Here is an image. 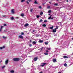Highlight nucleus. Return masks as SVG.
<instances>
[{"label": "nucleus", "instance_id": "obj_1", "mask_svg": "<svg viewBox=\"0 0 73 73\" xmlns=\"http://www.w3.org/2000/svg\"><path fill=\"white\" fill-rule=\"evenodd\" d=\"M13 60L14 61H19L20 60V59L19 58H13Z\"/></svg>", "mask_w": 73, "mask_h": 73}, {"label": "nucleus", "instance_id": "obj_2", "mask_svg": "<svg viewBox=\"0 0 73 73\" xmlns=\"http://www.w3.org/2000/svg\"><path fill=\"white\" fill-rule=\"evenodd\" d=\"M46 64V63H42L41 64V65H40V66H42L43 67L44 65Z\"/></svg>", "mask_w": 73, "mask_h": 73}, {"label": "nucleus", "instance_id": "obj_3", "mask_svg": "<svg viewBox=\"0 0 73 73\" xmlns=\"http://www.w3.org/2000/svg\"><path fill=\"white\" fill-rule=\"evenodd\" d=\"M37 59H38L37 57H36L34 58V61H36L37 60Z\"/></svg>", "mask_w": 73, "mask_h": 73}, {"label": "nucleus", "instance_id": "obj_4", "mask_svg": "<svg viewBox=\"0 0 73 73\" xmlns=\"http://www.w3.org/2000/svg\"><path fill=\"white\" fill-rule=\"evenodd\" d=\"M11 13L12 14H14L15 13V11H14V10L13 9L11 10Z\"/></svg>", "mask_w": 73, "mask_h": 73}, {"label": "nucleus", "instance_id": "obj_5", "mask_svg": "<svg viewBox=\"0 0 73 73\" xmlns=\"http://www.w3.org/2000/svg\"><path fill=\"white\" fill-rule=\"evenodd\" d=\"M19 37L20 38H23V36L22 35H20L19 36Z\"/></svg>", "mask_w": 73, "mask_h": 73}, {"label": "nucleus", "instance_id": "obj_6", "mask_svg": "<svg viewBox=\"0 0 73 73\" xmlns=\"http://www.w3.org/2000/svg\"><path fill=\"white\" fill-rule=\"evenodd\" d=\"M2 38H3V39H7V36H3Z\"/></svg>", "mask_w": 73, "mask_h": 73}, {"label": "nucleus", "instance_id": "obj_7", "mask_svg": "<svg viewBox=\"0 0 73 73\" xmlns=\"http://www.w3.org/2000/svg\"><path fill=\"white\" fill-rule=\"evenodd\" d=\"M8 63V60H7L5 61V64H7Z\"/></svg>", "mask_w": 73, "mask_h": 73}, {"label": "nucleus", "instance_id": "obj_8", "mask_svg": "<svg viewBox=\"0 0 73 73\" xmlns=\"http://www.w3.org/2000/svg\"><path fill=\"white\" fill-rule=\"evenodd\" d=\"M28 25H29V24L28 23H26L24 25V27H28Z\"/></svg>", "mask_w": 73, "mask_h": 73}, {"label": "nucleus", "instance_id": "obj_9", "mask_svg": "<svg viewBox=\"0 0 73 73\" xmlns=\"http://www.w3.org/2000/svg\"><path fill=\"white\" fill-rule=\"evenodd\" d=\"M56 29H52V30L53 31V33H55L56 32Z\"/></svg>", "mask_w": 73, "mask_h": 73}, {"label": "nucleus", "instance_id": "obj_10", "mask_svg": "<svg viewBox=\"0 0 73 73\" xmlns=\"http://www.w3.org/2000/svg\"><path fill=\"white\" fill-rule=\"evenodd\" d=\"M3 27H4L3 26H1V28L0 29V32H1V30L2 29H3Z\"/></svg>", "mask_w": 73, "mask_h": 73}, {"label": "nucleus", "instance_id": "obj_11", "mask_svg": "<svg viewBox=\"0 0 73 73\" xmlns=\"http://www.w3.org/2000/svg\"><path fill=\"white\" fill-rule=\"evenodd\" d=\"M53 62H56V60L55 59H54L53 60Z\"/></svg>", "mask_w": 73, "mask_h": 73}, {"label": "nucleus", "instance_id": "obj_12", "mask_svg": "<svg viewBox=\"0 0 73 73\" xmlns=\"http://www.w3.org/2000/svg\"><path fill=\"white\" fill-rule=\"evenodd\" d=\"M53 28V26H52V27H50L49 29H52Z\"/></svg>", "mask_w": 73, "mask_h": 73}, {"label": "nucleus", "instance_id": "obj_13", "mask_svg": "<svg viewBox=\"0 0 73 73\" xmlns=\"http://www.w3.org/2000/svg\"><path fill=\"white\" fill-rule=\"evenodd\" d=\"M39 42H40V43H42V42H43V40H39Z\"/></svg>", "mask_w": 73, "mask_h": 73}, {"label": "nucleus", "instance_id": "obj_14", "mask_svg": "<svg viewBox=\"0 0 73 73\" xmlns=\"http://www.w3.org/2000/svg\"><path fill=\"white\" fill-rule=\"evenodd\" d=\"M33 44H36V41L33 42Z\"/></svg>", "mask_w": 73, "mask_h": 73}, {"label": "nucleus", "instance_id": "obj_15", "mask_svg": "<svg viewBox=\"0 0 73 73\" xmlns=\"http://www.w3.org/2000/svg\"><path fill=\"white\" fill-rule=\"evenodd\" d=\"M58 5V3H55L54 5L56 6H57Z\"/></svg>", "mask_w": 73, "mask_h": 73}, {"label": "nucleus", "instance_id": "obj_16", "mask_svg": "<svg viewBox=\"0 0 73 73\" xmlns=\"http://www.w3.org/2000/svg\"><path fill=\"white\" fill-rule=\"evenodd\" d=\"M63 58H68V57H67L66 56H63Z\"/></svg>", "mask_w": 73, "mask_h": 73}, {"label": "nucleus", "instance_id": "obj_17", "mask_svg": "<svg viewBox=\"0 0 73 73\" xmlns=\"http://www.w3.org/2000/svg\"><path fill=\"white\" fill-rule=\"evenodd\" d=\"M64 66H66V67L68 66V65H67V64H66V63L64 64Z\"/></svg>", "mask_w": 73, "mask_h": 73}, {"label": "nucleus", "instance_id": "obj_18", "mask_svg": "<svg viewBox=\"0 0 73 73\" xmlns=\"http://www.w3.org/2000/svg\"><path fill=\"white\" fill-rule=\"evenodd\" d=\"M10 72L11 73H14V70H12L11 71H10Z\"/></svg>", "mask_w": 73, "mask_h": 73}, {"label": "nucleus", "instance_id": "obj_19", "mask_svg": "<svg viewBox=\"0 0 73 73\" xmlns=\"http://www.w3.org/2000/svg\"><path fill=\"white\" fill-rule=\"evenodd\" d=\"M46 26V25H45V24H44L42 25V26L44 27H45Z\"/></svg>", "mask_w": 73, "mask_h": 73}, {"label": "nucleus", "instance_id": "obj_20", "mask_svg": "<svg viewBox=\"0 0 73 73\" xmlns=\"http://www.w3.org/2000/svg\"><path fill=\"white\" fill-rule=\"evenodd\" d=\"M44 44L46 45H48V43L47 42H44Z\"/></svg>", "mask_w": 73, "mask_h": 73}, {"label": "nucleus", "instance_id": "obj_21", "mask_svg": "<svg viewBox=\"0 0 73 73\" xmlns=\"http://www.w3.org/2000/svg\"><path fill=\"white\" fill-rule=\"evenodd\" d=\"M40 15H42L43 14V12H41L40 13Z\"/></svg>", "mask_w": 73, "mask_h": 73}, {"label": "nucleus", "instance_id": "obj_22", "mask_svg": "<svg viewBox=\"0 0 73 73\" xmlns=\"http://www.w3.org/2000/svg\"><path fill=\"white\" fill-rule=\"evenodd\" d=\"M51 12H52V11H51V10H49L48 11V13H51Z\"/></svg>", "mask_w": 73, "mask_h": 73}, {"label": "nucleus", "instance_id": "obj_23", "mask_svg": "<svg viewBox=\"0 0 73 73\" xmlns=\"http://www.w3.org/2000/svg\"><path fill=\"white\" fill-rule=\"evenodd\" d=\"M56 28L54 29H58V26H56Z\"/></svg>", "mask_w": 73, "mask_h": 73}, {"label": "nucleus", "instance_id": "obj_24", "mask_svg": "<svg viewBox=\"0 0 73 73\" xmlns=\"http://www.w3.org/2000/svg\"><path fill=\"white\" fill-rule=\"evenodd\" d=\"M50 7V6H48L47 7V9H49Z\"/></svg>", "mask_w": 73, "mask_h": 73}, {"label": "nucleus", "instance_id": "obj_25", "mask_svg": "<svg viewBox=\"0 0 73 73\" xmlns=\"http://www.w3.org/2000/svg\"><path fill=\"white\" fill-rule=\"evenodd\" d=\"M29 45L30 47H31L32 46V44H29Z\"/></svg>", "mask_w": 73, "mask_h": 73}, {"label": "nucleus", "instance_id": "obj_26", "mask_svg": "<svg viewBox=\"0 0 73 73\" xmlns=\"http://www.w3.org/2000/svg\"><path fill=\"white\" fill-rule=\"evenodd\" d=\"M5 67V66H3L2 67V69H3V68H4Z\"/></svg>", "mask_w": 73, "mask_h": 73}, {"label": "nucleus", "instance_id": "obj_27", "mask_svg": "<svg viewBox=\"0 0 73 73\" xmlns=\"http://www.w3.org/2000/svg\"><path fill=\"white\" fill-rule=\"evenodd\" d=\"M46 49H48V50H50V49H51L50 48H46Z\"/></svg>", "mask_w": 73, "mask_h": 73}, {"label": "nucleus", "instance_id": "obj_28", "mask_svg": "<svg viewBox=\"0 0 73 73\" xmlns=\"http://www.w3.org/2000/svg\"><path fill=\"white\" fill-rule=\"evenodd\" d=\"M44 54L45 55H48V53H44Z\"/></svg>", "mask_w": 73, "mask_h": 73}, {"label": "nucleus", "instance_id": "obj_29", "mask_svg": "<svg viewBox=\"0 0 73 73\" xmlns=\"http://www.w3.org/2000/svg\"><path fill=\"white\" fill-rule=\"evenodd\" d=\"M42 20L40 19V21H39V23H41V22H42Z\"/></svg>", "mask_w": 73, "mask_h": 73}, {"label": "nucleus", "instance_id": "obj_30", "mask_svg": "<svg viewBox=\"0 0 73 73\" xmlns=\"http://www.w3.org/2000/svg\"><path fill=\"white\" fill-rule=\"evenodd\" d=\"M14 19V18L13 17L11 18V20H13Z\"/></svg>", "mask_w": 73, "mask_h": 73}, {"label": "nucleus", "instance_id": "obj_31", "mask_svg": "<svg viewBox=\"0 0 73 73\" xmlns=\"http://www.w3.org/2000/svg\"><path fill=\"white\" fill-rule=\"evenodd\" d=\"M33 11V9H31L30 11L31 12H32Z\"/></svg>", "mask_w": 73, "mask_h": 73}, {"label": "nucleus", "instance_id": "obj_32", "mask_svg": "<svg viewBox=\"0 0 73 73\" xmlns=\"http://www.w3.org/2000/svg\"><path fill=\"white\" fill-rule=\"evenodd\" d=\"M51 17H52V16H51L50 17H48V20H49V19H51Z\"/></svg>", "mask_w": 73, "mask_h": 73}, {"label": "nucleus", "instance_id": "obj_33", "mask_svg": "<svg viewBox=\"0 0 73 73\" xmlns=\"http://www.w3.org/2000/svg\"><path fill=\"white\" fill-rule=\"evenodd\" d=\"M24 1H25V0H22L21 1V3H23V2H24Z\"/></svg>", "mask_w": 73, "mask_h": 73}, {"label": "nucleus", "instance_id": "obj_34", "mask_svg": "<svg viewBox=\"0 0 73 73\" xmlns=\"http://www.w3.org/2000/svg\"><path fill=\"white\" fill-rule=\"evenodd\" d=\"M34 3L35 4H38V3H37V2L36 1H35Z\"/></svg>", "mask_w": 73, "mask_h": 73}, {"label": "nucleus", "instance_id": "obj_35", "mask_svg": "<svg viewBox=\"0 0 73 73\" xmlns=\"http://www.w3.org/2000/svg\"><path fill=\"white\" fill-rule=\"evenodd\" d=\"M40 36V35H38L36 34V37H38V36Z\"/></svg>", "mask_w": 73, "mask_h": 73}, {"label": "nucleus", "instance_id": "obj_36", "mask_svg": "<svg viewBox=\"0 0 73 73\" xmlns=\"http://www.w3.org/2000/svg\"><path fill=\"white\" fill-rule=\"evenodd\" d=\"M24 14H21V16H22V17H23L24 16Z\"/></svg>", "mask_w": 73, "mask_h": 73}, {"label": "nucleus", "instance_id": "obj_37", "mask_svg": "<svg viewBox=\"0 0 73 73\" xmlns=\"http://www.w3.org/2000/svg\"><path fill=\"white\" fill-rule=\"evenodd\" d=\"M39 17H40V16H39V15H37V16H36L37 18H39Z\"/></svg>", "mask_w": 73, "mask_h": 73}, {"label": "nucleus", "instance_id": "obj_38", "mask_svg": "<svg viewBox=\"0 0 73 73\" xmlns=\"http://www.w3.org/2000/svg\"><path fill=\"white\" fill-rule=\"evenodd\" d=\"M21 35H24V33H21Z\"/></svg>", "mask_w": 73, "mask_h": 73}, {"label": "nucleus", "instance_id": "obj_39", "mask_svg": "<svg viewBox=\"0 0 73 73\" xmlns=\"http://www.w3.org/2000/svg\"><path fill=\"white\" fill-rule=\"evenodd\" d=\"M43 48H44V47L41 48H40L41 50H42Z\"/></svg>", "mask_w": 73, "mask_h": 73}, {"label": "nucleus", "instance_id": "obj_40", "mask_svg": "<svg viewBox=\"0 0 73 73\" xmlns=\"http://www.w3.org/2000/svg\"><path fill=\"white\" fill-rule=\"evenodd\" d=\"M4 26H5H5H7V25L6 24H5L4 25Z\"/></svg>", "mask_w": 73, "mask_h": 73}, {"label": "nucleus", "instance_id": "obj_41", "mask_svg": "<svg viewBox=\"0 0 73 73\" xmlns=\"http://www.w3.org/2000/svg\"><path fill=\"white\" fill-rule=\"evenodd\" d=\"M28 0L29 2H31V1H32L31 0Z\"/></svg>", "mask_w": 73, "mask_h": 73}, {"label": "nucleus", "instance_id": "obj_42", "mask_svg": "<svg viewBox=\"0 0 73 73\" xmlns=\"http://www.w3.org/2000/svg\"><path fill=\"white\" fill-rule=\"evenodd\" d=\"M44 23H46V22H47V21H46V20H44Z\"/></svg>", "mask_w": 73, "mask_h": 73}, {"label": "nucleus", "instance_id": "obj_43", "mask_svg": "<svg viewBox=\"0 0 73 73\" xmlns=\"http://www.w3.org/2000/svg\"><path fill=\"white\" fill-rule=\"evenodd\" d=\"M48 52H49V51H48V50H46V53H48Z\"/></svg>", "mask_w": 73, "mask_h": 73}, {"label": "nucleus", "instance_id": "obj_44", "mask_svg": "<svg viewBox=\"0 0 73 73\" xmlns=\"http://www.w3.org/2000/svg\"><path fill=\"white\" fill-rule=\"evenodd\" d=\"M38 8H39L41 9V6H39Z\"/></svg>", "mask_w": 73, "mask_h": 73}, {"label": "nucleus", "instance_id": "obj_45", "mask_svg": "<svg viewBox=\"0 0 73 73\" xmlns=\"http://www.w3.org/2000/svg\"><path fill=\"white\" fill-rule=\"evenodd\" d=\"M3 49V47H0V49Z\"/></svg>", "mask_w": 73, "mask_h": 73}, {"label": "nucleus", "instance_id": "obj_46", "mask_svg": "<svg viewBox=\"0 0 73 73\" xmlns=\"http://www.w3.org/2000/svg\"><path fill=\"white\" fill-rule=\"evenodd\" d=\"M2 48H5V46H3L2 47Z\"/></svg>", "mask_w": 73, "mask_h": 73}, {"label": "nucleus", "instance_id": "obj_47", "mask_svg": "<svg viewBox=\"0 0 73 73\" xmlns=\"http://www.w3.org/2000/svg\"><path fill=\"white\" fill-rule=\"evenodd\" d=\"M27 4H29V2L28 1L27 2Z\"/></svg>", "mask_w": 73, "mask_h": 73}, {"label": "nucleus", "instance_id": "obj_48", "mask_svg": "<svg viewBox=\"0 0 73 73\" xmlns=\"http://www.w3.org/2000/svg\"><path fill=\"white\" fill-rule=\"evenodd\" d=\"M30 42H32V40H30Z\"/></svg>", "mask_w": 73, "mask_h": 73}, {"label": "nucleus", "instance_id": "obj_49", "mask_svg": "<svg viewBox=\"0 0 73 73\" xmlns=\"http://www.w3.org/2000/svg\"><path fill=\"white\" fill-rule=\"evenodd\" d=\"M51 2H49V3L50 4H51Z\"/></svg>", "mask_w": 73, "mask_h": 73}, {"label": "nucleus", "instance_id": "obj_50", "mask_svg": "<svg viewBox=\"0 0 73 73\" xmlns=\"http://www.w3.org/2000/svg\"><path fill=\"white\" fill-rule=\"evenodd\" d=\"M68 0H67L66 1V2H68Z\"/></svg>", "mask_w": 73, "mask_h": 73}, {"label": "nucleus", "instance_id": "obj_51", "mask_svg": "<svg viewBox=\"0 0 73 73\" xmlns=\"http://www.w3.org/2000/svg\"><path fill=\"white\" fill-rule=\"evenodd\" d=\"M35 30H33V32H35Z\"/></svg>", "mask_w": 73, "mask_h": 73}, {"label": "nucleus", "instance_id": "obj_52", "mask_svg": "<svg viewBox=\"0 0 73 73\" xmlns=\"http://www.w3.org/2000/svg\"><path fill=\"white\" fill-rule=\"evenodd\" d=\"M35 1H37V0H35Z\"/></svg>", "mask_w": 73, "mask_h": 73}, {"label": "nucleus", "instance_id": "obj_53", "mask_svg": "<svg viewBox=\"0 0 73 73\" xmlns=\"http://www.w3.org/2000/svg\"><path fill=\"white\" fill-rule=\"evenodd\" d=\"M53 18H51V19H52V20H53Z\"/></svg>", "mask_w": 73, "mask_h": 73}, {"label": "nucleus", "instance_id": "obj_54", "mask_svg": "<svg viewBox=\"0 0 73 73\" xmlns=\"http://www.w3.org/2000/svg\"><path fill=\"white\" fill-rule=\"evenodd\" d=\"M58 73H61L60 72H58Z\"/></svg>", "mask_w": 73, "mask_h": 73}, {"label": "nucleus", "instance_id": "obj_55", "mask_svg": "<svg viewBox=\"0 0 73 73\" xmlns=\"http://www.w3.org/2000/svg\"><path fill=\"white\" fill-rule=\"evenodd\" d=\"M16 19H19L18 17H17Z\"/></svg>", "mask_w": 73, "mask_h": 73}, {"label": "nucleus", "instance_id": "obj_56", "mask_svg": "<svg viewBox=\"0 0 73 73\" xmlns=\"http://www.w3.org/2000/svg\"><path fill=\"white\" fill-rule=\"evenodd\" d=\"M3 17H5V16H3Z\"/></svg>", "mask_w": 73, "mask_h": 73}, {"label": "nucleus", "instance_id": "obj_57", "mask_svg": "<svg viewBox=\"0 0 73 73\" xmlns=\"http://www.w3.org/2000/svg\"><path fill=\"white\" fill-rule=\"evenodd\" d=\"M48 15H50V14H48Z\"/></svg>", "mask_w": 73, "mask_h": 73}, {"label": "nucleus", "instance_id": "obj_58", "mask_svg": "<svg viewBox=\"0 0 73 73\" xmlns=\"http://www.w3.org/2000/svg\"><path fill=\"white\" fill-rule=\"evenodd\" d=\"M57 1H58V0H56Z\"/></svg>", "mask_w": 73, "mask_h": 73}, {"label": "nucleus", "instance_id": "obj_59", "mask_svg": "<svg viewBox=\"0 0 73 73\" xmlns=\"http://www.w3.org/2000/svg\"><path fill=\"white\" fill-rule=\"evenodd\" d=\"M72 39L73 40V38H72Z\"/></svg>", "mask_w": 73, "mask_h": 73}, {"label": "nucleus", "instance_id": "obj_60", "mask_svg": "<svg viewBox=\"0 0 73 73\" xmlns=\"http://www.w3.org/2000/svg\"><path fill=\"white\" fill-rule=\"evenodd\" d=\"M70 1H71V0H69Z\"/></svg>", "mask_w": 73, "mask_h": 73}, {"label": "nucleus", "instance_id": "obj_61", "mask_svg": "<svg viewBox=\"0 0 73 73\" xmlns=\"http://www.w3.org/2000/svg\"><path fill=\"white\" fill-rule=\"evenodd\" d=\"M72 54H73V53H72Z\"/></svg>", "mask_w": 73, "mask_h": 73}]
</instances>
